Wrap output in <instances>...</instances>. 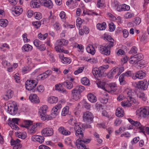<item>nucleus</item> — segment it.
<instances>
[{
  "label": "nucleus",
  "instance_id": "obj_1",
  "mask_svg": "<svg viewBox=\"0 0 149 149\" xmlns=\"http://www.w3.org/2000/svg\"><path fill=\"white\" fill-rule=\"evenodd\" d=\"M74 129L75 135L79 138L76 141L78 149H88L84 143H89L91 139L83 138L84 136L82 129L79 125H77V126L76 125V126L74 127Z\"/></svg>",
  "mask_w": 149,
  "mask_h": 149
},
{
  "label": "nucleus",
  "instance_id": "obj_2",
  "mask_svg": "<svg viewBox=\"0 0 149 149\" xmlns=\"http://www.w3.org/2000/svg\"><path fill=\"white\" fill-rule=\"evenodd\" d=\"M109 44L107 45H100L98 48L100 52L102 54L106 55H109L110 54V48L114 45V42L110 41Z\"/></svg>",
  "mask_w": 149,
  "mask_h": 149
},
{
  "label": "nucleus",
  "instance_id": "obj_3",
  "mask_svg": "<svg viewBox=\"0 0 149 149\" xmlns=\"http://www.w3.org/2000/svg\"><path fill=\"white\" fill-rule=\"evenodd\" d=\"M109 67L108 65H105L100 67L98 68H94L93 69V73L96 78H100L104 75V72Z\"/></svg>",
  "mask_w": 149,
  "mask_h": 149
},
{
  "label": "nucleus",
  "instance_id": "obj_4",
  "mask_svg": "<svg viewBox=\"0 0 149 149\" xmlns=\"http://www.w3.org/2000/svg\"><path fill=\"white\" fill-rule=\"evenodd\" d=\"M84 89L85 88L83 86L79 85L76 86L71 91L73 99L75 100L79 99L81 96V93Z\"/></svg>",
  "mask_w": 149,
  "mask_h": 149
},
{
  "label": "nucleus",
  "instance_id": "obj_5",
  "mask_svg": "<svg viewBox=\"0 0 149 149\" xmlns=\"http://www.w3.org/2000/svg\"><path fill=\"white\" fill-rule=\"evenodd\" d=\"M84 89L85 88L83 86L79 85L76 86L71 91L73 99L75 100L79 99L81 96V93Z\"/></svg>",
  "mask_w": 149,
  "mask_h": 149
},
{
  "label": "nucleus",
  "instance_id": "obj_6",
  "mask_svg": "<svg viewBox=\"0 0 149 149\" xmlns=\"http://www.w3.org/2000/svg\"><path fill=\"white\" fill-rule=\"evenodd\" d=\"M62 106L61 104H58L54 107L52 110L51 116L45 114L43 117H42L41 119L45 120H50L53 118H54L58 113V111L61 108Z\"/></svg>",
  "mask_w": 149,
  "mask_h": 149
},
{
  "label": "nucleus",
  "instance_id": "obj_7",
  "mask_svg": "<svg viewBox=\"0 0 149 149\" xmlns=\"http://www.w3.org/2000/svg\"><path fill=\"white\" fill-rule=\"evenodd\" d=\"M124 70V68L122 66L114 67L108 73L107 76L110 79H112L113 76L117 74L115 77L117 78Z\"/></svg>",
  "mask_w": 149,
  "mask_h": 149
},
{
  "label": "nucleus",
  "instance_id": "obj_8",
  "mask_svg": "<svg viewBox=\"0 0 149 149\" xmlns=\"http://www.w3.org/2000/svg\"><path fill=\"white\" fill-rule=\"evenodd\" d=\"M37 84V81L34 80H28L25 83V87L26 89L29 91H32L35 92L33 88L36 86Z\"/></svg>",
  "mask_w": 149,
  "mask_h": 149
},
{
  "label": "nucleus",
  "instance_id": "obj_9",
  "mask_svg": "<svg viewBox=\"0 0 149 149\" xmlns=\"http://www.w3.org/2000/svg\"><path fill=\"white\" fill-rule=\"evenodd\" d=\"M7 111L9 113L13 115H15L18 110V108L16 105L15 104V102H10L8 104Z\"/></svg>",
  "mask_w": 149,
  "mask_h": 149
},
{
  "label": "nucleus",
  "instance_id": "obj_10",
  "mask_svg": "<svg viewBox=\"0 0 149 149\" xmlns=\"http://www.w3.org/2000/svg\"><path fill=\"white\" fill-rule=\"evenodd\" d=\"M143 58V55L141 53L131 56L130 59V63L132 64H136Z\"/></svg>",
  "mask_w": 149,
  "mask_h": 149
},
{
  "label": "nucleus",
  "instance_id": "obj_11",
  "mask_svg": "<svg viewBox=\"0 0 149 149\" xmlns=\"http://www.w3.org/2000/svg\"><path fill=\"white\" fill-rule=\"evenodd\" d=\"M138 111V114L140 117L146 118L149 115V107H145L140 108Z\"/></svg>",
  "mask_w": 149,
  "mask_h": 149
},
{
  "label": "nucleus",
  "instance_id": "obj_12",
  "mask_svg": "<svg viewBox=\"0 0 149 149\" xmlns=\"http://www.w3.org/2000/svg\"><path fill=\"white\" fill-rule=\"evenodd\" d=\"M19 120V119L17 118H13L12 120L8 119V123L13 129L18 130L19 128L15 124H18Z\"/></svg>",
  "mask_w": 149,
  "mask_h": 149
},
{
  "label": "nucleus",
  "instance_id": "obj_13",
  "mask_svg": "<svg viewBox=\"0 0 149 149\" xmlns=\"http://www.w3.org/2000/svg\"><path fill=\"white\" fill-rule=\"evenodd\" d=\"M128 120L133 125L136 127H139V128L140 130V132H144V128L143 126H142L138 121H134L130 118H128Z\"/></svg>",
  "mask_w": 149,
  "mask_h": 149
},
{
  "label": "nucleus",
  "instance_id": "obj_14",
  "mask_svg": "<svg viewBox=\"0 0 149 149\" xmlns=\"http://www.w3.org/2000/svg\"><path fill=\"white\" fill-rule=\"evenodd\" d=\"M93 118L92 113L88 111H86L84 113V120L88 123H91V122Z\"/></svg>",
  "mask_w": 149,
  "mask_h": 149
},
{
  "label": "nucleus",
  "instance_id": "obj_15",
  "mask_svg": "<svg viewBox=\"0 0 149 149\" xmlns=\"http://www.w3.org/2000/svg\"><path fill=\"white\" fill-rule=\"evenodd\" d=\"M41 133L45 136H51L53 134L54 131L52 128L47 127L42 130Z\"/></svg>",
  "mask_w": 149,
  "mask_h": 149
},
{
  "label": "nucleus",
  "instance_id": "obj_16",
  "mask_svg": "<svg viewBox=\"0 0 149 149\" xmlns=\"http://www.w3.org/2000/svg\"><path fill=\"white\" fill-rule=\"evenodd\" d=\"M39 2L42 5L49 8H51L53 6V3L51 0H39Z\"/></svg>",
  "mask_w": 149,
  "mask_h": 149
},
{
  "label": "nucleus",
  "instance_id": "obj_17",
  "mask_svg": "<svg viewBox=\"0 0 149 149\" xmlns=\"http://www.w3.org/2000/svg\"><path fill=\"white\" fill-rule=\"evenodd\" d=\"M59 58L61 62L65 64H70L71 62V60L69 57H64L63 54H60L59 55Z\"/></svg>",
  "mask_w": 149,
  "mask_h": 149
},
{
  "label": "nucleus",
  "instance_id": "obj_18",
  "mask_svg": "<svg viewBox=\"0 0 149 149\" xmlns=\"http://www.w3.org/2000/svg\"><path fill=\"white\" fill-rule=\"evenodd\" d=\"M138 88L139 89L145 90L148 87L147 82L146 81H140L136 84Z\"/></svg>",
  "mask_w": 149,
  "mask_h": 149
},
{
  "label": "nucleus",
  "instance_id": "obj_19",
  "mask_svg": "<svg viewBox=\"0 0 149 149\" xmlns=\"http://www.w3.org/2000/svg\"><path fill=\"white\" fill-rule=\"evenodd\" d=\"M58 132L64 136L69 135L71 134V132L68 130L66 129L64 127H60L58 129Z\"/></svg>",
  "mask_w": 149,
  "mask_h": 149
},
{
  "label": "nucleus",
  "instance_id": "obj_20",
  "mask_svg": "<svg viewBox=\"0 0 149 149\" xmlns=\"http://www.w3.org/2000/svg\"><path fill=\"white\" fill-rule=\"evenodd\" d=\"M45 138L43 136L37 135H34L31 137V140L33 141H37L42 143L44 141Z\"/></svg>",
  "mask_w": 149,
  "mask_h": 149
},
{
  "label": "nucleus",
  "instance_id": "obj_21",
  "mask_svg": "<svg viewBox=\"0 0 149 149\" xmlns=\"http://www.w3.org/2000/svg\"><path fill=\"white\" fill-rule=\"evenodd\" d=\"M48 109V107L47 105H43L41 107L39 110V116L42 118L46 114L47 110Z\"/></svg>",
  "mask_w": 149,
  "mask_h": 149
},
{
  "label": "nucleus",
  "instance_id": "obj_22",
  "mask_svg": "<svg viewBox=\"0 0 149 149\" xmlns=\"http://www.w3.org/2000/svg\"><path fill=\"white\" fill-rule=\"evenodd\" d=\"M146 76V73L145 71L140 70L137 72L135 74V76L133 78L134 79H135L136 78L142 79L144 78Z\"/></svg>",
  "mask_w": 149,
  "mask_h": 149
},
{
  "label": "nucleus",
  "instance_id": "obj_23",
  "mask_svg": "<svg viewBox=\"0 0 149 149\" xmlns=\"http://www.w3.org/2000/svg\"><path fill=\"white\" fill-rule=\"evenodd\" d=\"M13 14L14 13L17 15H19L23 11V10L19 6H15L12 8Z\"/></svg>",
  "mask_w": 149,
  "mask_h": 149
},
{
  "label": "nucleus",
  "instance_id": "obj_24",
  "mask_svg": "<svg viewBox=\"0 0 149 149\" xmlns=\"http://www.w3.org/2000/svg\"><path fill=\"white\" fill-rule=\"evenodd\" d=\"M129 97L130 100H124L121 102V104L122 106L130 107L131 106L133 102V101H132V98L131 97Z\"/></svg>",
  "mask_w": 149,
  "mask_h": 149
},
{
  "label": "nucleus",
  "instance_id": "obj_25",
  "mask_svg": "<svg viewBox=\"0 0 149 149\" xmlns=\"http://www.w3.org/2000/svg\"><path fill=\"white\" fill-rule=\"evenodd\" d=\"M29 98L31 101L33 103H37L39 102L38 98L36 94H31L29 96Z\"/></svg>",
  "mask_w": 149,
  "mask_h": 149
},
{
  "label": "nucleus",
  "instance_id": "obj_26",
  "mask_svg": "<svg viewBox=\"0 0 149 149\" xmlns=\"http://www.w3.org/2000/svg\"><path fill=\"white\" fill-rule=\"evenodd\" d=\"M116 115L118 117H122L124 115V111L123 109L121 107H119L116 110Z\"/></svg>",
  "mask_w": 149,
  "mask_h": 149
},
{
  "label": "nucleus",
  "instance_id": "obj_27",
  "mask_svg": "<svg viewBox=\"0 0 149 149\" xmlns=\"http://www.w3.org/2000/svg\"><path fill=\"white\" fill-rule=\"evenodd\" d=\"M11 144L12 145H15L19 148H21L22 147V145L20 143V141L18 139L16 140L11 139L10 141Z\"/></svg>",
  "mask_w": 149,
  "mask_h": 149
},
{
  "label": "nucleus",
  "instance_id": "obj_28",
  "mask_svg": "<svg viewBox=\"0 0 149 149\" xmlns=\"http://www.w3.org/2000/svg\"><path fill=\"white\" fill-rule=\"evenodd\" d=\"M87 97L88 100L91 102L95 103L97 101L96 96L92 93L88 94Z\"/></svg>",
  "mask_w": 149,
  "mask_h": 149
},
{
  "label": "nucleus",
  "instance_id": "obj_29",
  "mask_svg": "<svg viewBox=\"0 0 149 149\" xmlns=\"http://www.w3.org/2000/svg\"><path fill=\"white\" fill-rule=\"evenodd\" d=\"M62 85L68 89H70L73 87V84L71 82L67 81L62 83Z\"/></svg>",
  "mask_w": 149,
  "mask_h": 149
},
{
  "label": "nucleus",
  "instance_id": "obj_30",
  "mask_svg": "<svg viewBox=\"0 0 149 149\" xmlns=\"http://www.w3.org/2000/svg\"><path fill=\"white\" fill-rule=\"evenodd\" d=\"M86 50L88 53L93 55L95 53V50L92 45H88L86 48Z\"/></svg>",
  "mask_w": 149,
  "mask_h": 149
},
{
  "label": "nucleus",
  "instance_id": "obj_31",
  "mask_svg": "<svg viewBox=\"0 0 149 149\" xmlns=\"http://www.w3.org/2000/svg\"><path fill=\"white\" fill-rule=\"evenodd\" d=\"M68 43V41L64 39L58 40L56 42V44L61 46V47L63 45H67Z\"/></svg>",
  "mask_w": 149,
  "mask_h": 149
},
{
  "label": "nucleus",
  "instance_id": "obj_32",
  "mask_svg": "<svg viewBox=\"0 0 149 149\" xmlns=\"http://www.w3.org/2000/svg\"><path fill=\"white\" fill-rule=\"evenodd\" d=\"M33 49L32 46L29 44L24 45L22 48V50L25 52H28L31 51Z\"/></svg>",
  "mask_w": 149,
  "mask_h": 149
},
{
  "label": "nucleus",
  "instance_id": "obj_33",
  "mask_svg": "<svg viewBox=\"0 0 149 149\" xmlns=\"http://www.w3.org/2000/svg\"><path fill=\"white\" fill-rule=\"evenodd\" d=\"M48 102L51 104L56 103L58 101V98L57 97L54 96H50L48 98Z\"/></svg>",
  "mask_w": 149,
  "mask_h": 149
},
{
  "label": "nucleus",
  "instance_id": "obj_34",
  "mask_svg": "<svg viewBox=\"0 0 149 149\" xmlns=\"http://www.w3.org/2000/svg\"><path fill=\"white\" fill-rule=\"evenodd\" d=\"M106 24L105 22H103L101 24L98 23L97 25V29L100 30H103L105 29Z\"/></svg>",
  "mask_w": 149,
  "mask_h": 149
},
{
  "label": "nucleus",
  "instance_id": "obj_35",
  "mask_svg": "<svg viewBox=\"0 0 149 149\" xmlns=\"http://www.w3.org/2000/svg\"><path fill=\"white\" fill-rule=\"evenodd\" d=\"M33 124L32 121L29 120H25L24 121V123L21 125V126L26 128H28L31 125Z\"/></svg>",
  "mask_w": 149,
  "mask_h": 149
},
{
  "label": "nucleus",
  "instance_id": "obj_36",
  "mask_svg": "<svg viewBox=\"0 0 149 149\" xmlns=\"http://www.w3.org/2000/svg\"><path fill=\"white\" fill-rule=\"evenodd\" d=\"M30 6L31 7L33 8H38L39 7V3L35 0L32 1L30 3Z\"/></svg>",
  "mask_w": 149,
  "mask_h": 149
},
{
  "label": "nucleus",
  "instance_id": "obj_37",
  "mask_svg": "<svg viewBox=\"0 0 149 149\" xmlns=\"http://www.w3.org/2000/svg\"><path fill=\"white\" fill-rule=\"evenodd\" d=\"M124 73L121 74L119 78V81L121 85H123L125 84L126 82L124 79Z\"/></svg>",
  "mask_w": 149,
  "mask_h": 149
},
{
  "label": "nucleus",
  "instance_id": "obj_38",
  "mask_svg": "<svg viewBox=\"0 0 149 149\" xmlns=\"http://www.w3.org/2000/svg\"><path fill=\"white\" fill-rule=\"evenodd\" d=\"M69 107L66 106L64 107L63 109L61 112V115L63 116H65L69 113Z\"/></svg>",
  "mask_w": 149,
  "mask_h": 149
},
{
  "label": "nucleus",
  "instance_id": "obj_39",
  "mask_svg": "<svg viewBox=\"0 0 149 149\" xmlns=\"http://www.w3.org/2000/svg\"><path fill=\"white\" fill-rule=\"evenodd\" d=\"M8 24V21L6 19H0V26L3 27H6Z\"/></svg>",
  "mask_w": 149,
  "mask_h": 149
},
{
  "label": "nucleus",
  "instance_id": "obj_40",
  "mask_svg": "<svg viewBox=\"0 0 149 149\" xmlns=\"http://www.w3.org/2000/svg\"><path fill=\"white\" fill-rule=\"evenodd\" d=\"M31 70V68L30 66H24L22 68V72L24 74L29 72Z\"/></svg>",
  "mask_w": 149,
  "mask_h": 149
},
{
  "label": "nucleus",
  "instance_id": "obj_41",
  "mask_svg": "<svg viewBox=\"0 0 149 149\" xmlns=\"http://www.w3.org/2000/svg\"><path fill=\"white\" fill-rule=\"evenodd\" d=\"M109 86L111 88L110 92H112L115 91L116 89V84L115 83H112L109 84Z\"/></svg>",
  "mask_w": 149,
  "mask_h": 149
},
{
  "label": "nucleus",
  "instance_id": "obj_42",
  "mask_svg": "<svg viewBox=\"0 0 149 149\" xmlns=\"http://www.w3.org/2000/svg\"><path fill=\"white\" fill-rule=\"evenodd\" d=\"M141 22V19L139 17H136L134 18V20L132 22V24L134 26L139 25Z\"/></svg>",
  "mask_w": 149,
  "mask_h": 149
},
{
  "label": "nucleus",
  "instance_id": "obj_43",
  "mask_svg": "<svg viewBox=\"0 0 149 149\" xmlns=\"http://www.w3.org/2000/svg\"><path fill=\"white\" fill-rule=\"evenodd\" d=\"M68 123L70 125L72 126L75 125V126H76V125L77 126V125H78V123H76V121L75 119L73 118H70L68 120Z\"/></svg>",
  "mask_w": 149,
  "mask_h": 149
},
{
  "label": "nucleus",
  "instance_id": "obj_44",
  "mask_svg": "<svg viewBox=\"0 0 149 149\" xmlns=\"http://www.w3.org/2000/svg\"><path fill=\"white\" fill-rule=\"evenodd\" d=\"M15 134L19 138H21L23 139H24L26 137L24 134L20 132H16Z\"/></svg>",
  "mask_w": 149,
  "mask_h": 149
},
{
  "label": "nucleus",
  "instance_id": "obj_45",
  "mask_svg": "<svg viewBox=\"0 0 149 149\" xmlns=\"http://www.w3.org/2000/svg\"><path fill=\"white\" fill-rule=\"evenodd\" d=\"M48 34L47 33H45L44 34H42L41 33H40L38 35V37L39 39L41 40H45L47 37Z\"/></svg>",
  "mask_w": 149,
  "mask_h": 149
},
{
  "label": "nucleus",
  "instance_id": "obj_46",
  "mask_svg": "<svg viewBox=\"0 0 149 149\" xmlns=\"http://www.w3.org/2000/svg\"><path fill=\"white\" fill-rule=\"evenodd\" d=\"M137 97L141 99L143 101H145L146 100V97L145 96V95L143 93H141L137 95Z\"/></svg>",
  "mask_w": 149,
  "mask_h": 149
},
{
  "label": "nucleus",
  "instance_id": "obj_47",
  "mask_svg": "<svg viewBox=\"0 0 149 149\" xmlns=\"http://www.w3.org/2000/svg\"><path fill=\"white\" fill-rule=\"evenodd\" d=\"M97 84L98 87L102 89L105 90L104 86L106 84V83L105 82H102L101 81H100L99 82L97 83Z\"/></svg>",
  "mask_w": 149,
  "mask_h": 149
},
{
  "label": "nucleus",
  "instance_id": "obj_48",
  "mask_svg": "<svg viewBox=\"0 0 149 149\" xmlns=\"http://www.w3.org/2000/svg\"><path fill=\"white\" fill-rule=\"evenodd\" d=\"M81 81L83 84L85 85H88L89 82V80L86 77L82 78L81 79Z\"/></svg>",
  "mask_w": 149,
  "mask_h": 149
},
{
  "label": "nucleus",
  "instance_id": "obj_49",
  "mask_svg": "<svg viewBox=\"0 0 149 149\" xmlns=\"http://www.w3.org/2000/svg\"><path fill=\"white\" fill-rule=\"evenodd\" d=\"M32 24L35 28L37 29H38L40 26L41 25V22L40 21L33 22Z\"/></svg>",
  "mask_w": 149,
  "mask_h": 149
},
{
  "label": "nucleus",
  "instance_id": "obj_50",
  "mask_svg": "<svg viewBox=\"0 0 149 149\" xmlns=\"http://www.w3.org/2000/svg\"><path fill=\"white\" fill-rule=\"evenodd\" d=\"M55 49L56 51L59 52H62L63 51V50L61 49V47L56 44L55 47Z\"/></svg>",
  "mask_w": 149,
  "mask_h": 149
},
{
  "label": "nucleus",
  "instance_id": "obj_51",
  "mask_svg": "<svg viewBox=\"0 0 149 149\" xmlns=\"http://www.w3.org/2000/svg\"><path fill=\"white\" fill-rule=\"evenodd\" d=\"M63 86L62 83L56 84L55 86V90L59 91H61L62 89Z\"/></svg>",
  "mask_w": 149,
  "mask_h": 149
},
{
  "label": "nucleus",
  "instance_id": "obj_52",
  "mask_svg": "<svg viewBox=\"0 0 149 149\" xmlns=\"http://www.w3.org/2000/svg\"><path fill=\"white\" fill-rule=\"evenodd\" d=\"M109 30L110 31H113L115 29V25L112 22H111L109 24Z\"/></svg>",
  "mask_w": 149,
  "mask_h": 149
},
{
  "label": "nucleus",
  "instance_id": "obj_53",
  "mask_svg": "<svg viewBox=\"0 0 149 149\" xmlns=\"http://www.w3.org/2000/svg\"><path fill=\"white\" fill-rule=\"evenodd\" d=\"M37 127V125H33L32 127L30 129L29 132L31 134L35 133L36 132V128Z\"/></svg>",
  "mask_w": 149,
  "mask_h": 149
},
{
  "label": "nucleus",
  "instance_id": "obj_54",
  "mask_svg": "<svg viewBox=\"0 0 149 149\" xmlns=\"http://www.w3.org/2000/svg\"><path fill=\"white\" fill-rule=\"evenodd\" d=\"M134 14L133 13L127 12L125 14L124 17L126 19L130 18L134 16Z\"/></svg>",
  "mask_w": 149,
  "mask_h": 149
},
{
  "label": "nucleus",
  "instance_id": "obj_55",
  "mask_svg": "<svg viewBox=\"0 0 149 149\" xmlns=\"http://www.w3.org/2000/svg\"><path fill=\"white\" fill-rule=\"evenodd\" d=\"M80 58L81 61H91L92 60L91 58L86 56H81L80 57Z\"/></svg>",
  "mask_w": 149,
  "mask_h": 149
},
{
  "label": "nucleus",
  "instance_id": "obj_56",
  "mask_svg": "<svg viewBox=\"0 0 149 149\" xmlns=\"http://www.w3.org/2000/svg\"><path fill=\"white\" fill-rule=\"evenodd\" d=\"M137 50L138 49L135 46H134L131 48L129 53L130 54H135L137 53Z\"/></svg>",
  "mask_w": 149,
  "mask_h": 149
},
{
  "label": "nucleus",
  "instance_id": "obj_57",
  "mask_svg": "<svg viewBox=\"0 0 149 149\" xmlns=\"http://www.w3.org/2000/svg\"><path fill=\"white\" fill-rule=\"evenodd\" d=\"M76 22L77 26L80 28L82 23L81 19L80 18H78L76 20Z\"/></svg>",
  "mask_w": 149,
  "mask_h": 149
},
{
  "label": "nucleus",
  "instance_id": "obj_58",
  "mask_svg": "<svg viewBox=\"0 0 149 149\" xmlns=\"http://www.w3.org/2000/svg\"><path fill=\"white\" fill-rule=\"evenodd\" d=\"M0 48L1 49H3V50H6V49H9L10 47L7 44L4 43L0 46Z\"/></svg>",
  "mask_w": 149,
  "mask_h": 149
},
{
  "label": "nucleus",
  "instance_id": "obj_59",
  "mask_svg": "<svg viewBox=\"0 0 149 149\" xmlns=\"http://www.w3.org/2000/svg\"><path fill=\"white\" fill-rule=\"evenodd\" d=\"M84 69V67H80L78 69L75 70L74 72V74L75 75H77L79 73H81V72H82V71H83V70Z\"/></svg>",
  "mask_w": 149,
  "mask_h": 149
},
{
  "label": "nucleus",
  "instance_id": "obj_60",
  "mask_svg": "<svg viewBox=\"0 0 149 149\" xmlns=\"http://www.w3.org/2000/svg\"><path fill=\"white\" fill-rule=\"evenodd\" d=\"M95 107L98 111H100L103 109L102 105L97 102L95 104Z\"/></svg>",
  "mask_w": 149,
  "mask_h": 149
},
{
  "label": "nucleus",
  "instance_id": "obj_61",
  "mask_svg": "<svg viewBox=\"0 0 149 149\" xmlns=\"http://www.w3.org/2000/svg\"><path fill=\"white\" fill-rule=\"evenodd\" d=\"M54 26L56 30H59L61 28L60 24L58 22H56L54 25Z\"/></svg>",
  "mask_w": 149,
  "mask_h": 149
},
{
  "label": "nucleus",
  "instance_id": "obj_62",
  "mask_svg": "<svg viewBox=\"0 0 149 149\" xmlns=\"http://www.w3.org/2000/svg\"><path fill=\"white\" fill-rule=\"evenodd\" d=\"M124 6L123 4L122 5H119L117 6V10L118 11L120 12L122 11H124Z\"/></svg>",
  "mask_w": 149,
  "mask_h": 149
},
{
  "label": "nucleus",
  "instance_id": "obj_63",
  "mask_svg": "<svg viewBox=\"0 0 149 149\" xmlns=\"http://www.w3.org/2000/svg\"><path fill=\"white\" fill-rule=\"evenodd\" d=\"M47 77V76H46V75L45 74V73H44L42 74H40L38 76V78L39 79L42 80H44Z\"/></svg>",
  "mask_w": 149,
  "mask_h": 149
},
{
  "label": "nucleus",
  "instance_id": "obj_64",
  "mask_svg": "<svg viewBox=\"0 0 149 149\" xmlns=\"http://www.w3.org/2000/svg\"><path fill=\"white\" fill-rule=\"evenodd\" d=\"M35 17L36 19H40L42 18L41 14L39 12L36 13V14H35Z\"/></svg>",
  "mask_w": 149,
  "mask_h": 149
}]
</instances>
